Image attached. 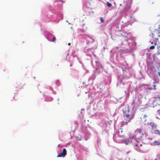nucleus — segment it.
<instances>
[{
	"label": "nucleus",
	"instance_id": "23",
	"mask_svg": "<svg viewBox=\"0 0 160 160\" xmlns=\"http://www.w3.org/2000/svg\"><path fill=\"white\" fill-rule=\"evenodd\" d=\"M85 134L87 137H88L90 135V133L88 132H86Z\"/></svg>",
	"mask_w": 160,
	"mask_h": 160
},
{
	"label": "nucleus",
	"instance_id": "22",
	"mask_svg": "<svg viewBox=\"0 0 160 160\" xmlns=\"http://www.w3.org/2000/svg\"><path fill=\"white\" fill-rule=\"evenodd\" d=\"M107 6L108 7H110L112 6V4L108 2H107Z\"/></svg>",
	"mask_w": 160,
	"mask_h": 160
},
{
	"label": "nucleus",
	"instance_id": "8",
	"mask_svg": "<svg viewBox=\"0 0 160 160\" xmlns=\"http://www.w3.org/2000/svg\"><path fill=\"white\" fill-rule=\"evenodd\" d=\"M90 48L88 47H85L84 49V52L87 56H89L92 58V56L95 57V55L94 54V50L96 48H94V46H91Z\"/></svg>",
	"mask_w": 160,
	"mask_h": 160
},
{
	"label": "nucleus",
	"instance_id": "19",
	"mask_svg": "<svg viewBox=\"0 0 160 160\" xmlns=\"http://www.w3.org/2000/svg\"><path fill=\"white\" fill-rule=\"evenodd\" d=\"M157 113L160 115L159 116H156V118L160 119V109H158L157 111Z\"/></svg>",
	"mask_w": 160,
	"mask_h": 160
},
{
	"label": "nucleus",
	"instance_id": "37",
	"mask_svg": "<svg viewBox=\"0 0 160 160\" xmlns=\"http://www.w3.org/2000/svg\"><path fill=\"white\" fill-rule=\"evenodd\" d=\"M122 50H123V51H125V49H122Z\"/></svg>",
	"mask_w": 160,
	"mask_h": 160
},
{
	"label": "nucleus",
	"instance_id": "9",
	"mask_svg": "<svg viewBox=\"0 0 160 160\" xmlns=\"http://www.w3.org/2000/svg\"><path fill=\"white\" fill-rule=\"evenodd\" d=\"M45 36L46 39L49 41L55 42L56 40V37L52 34L49 32H47L46 33Z\"/></svg>",
	"mask_w": 160,
	"mask_h": 160
},
{
	"label": "nucleus",
	"instance_id": "29",
	"mask_svg": "<svg viewBox=\"0 0 160 160\" xmlns=\"http://www.w3.org/2000/svg\"><path fill=\"white\" fill-rule=\"evenodd\" d=\"M77 139H78V140H79V141H81V138H79V137H77Z\"/></svg>",
	"mask_w": 160,
	"mask_h": 160
},
{
	"label": "nucleus",
	"instance_id": "43",
	"mask_svg": "<svg viewBox=\"0 0 160 160\" xmlns=\"http://www.w3.org/2000/svg\"><path fill=\"white\" fill-rule=\"evenodd\" d=\"M158 106H159V104H158Z\"/></svg>",
	"mask_w": 160,
	"mask_h": 160
},
{
	"label": "nucleus",
	"instance_id": "4",
	"mask_svg": "<svg viewBox=\"0 0 160 160\" xmlns=\"http://www.w3.org/2000/svg\"><path fill=\"white\" fill-rule=\"evenodd\" d=\"M122 35V34H121ZM122 38L121 39L122 40H125V41L124 42L125 43H124V42H122L121 44L120 45L119 44V47H121L124 44H127V45H128L130 47V49L131 51H133L135 49L136 46V43L134 42H132V43L130 42L129 43L128 41V40L129 39H131L132 38V37L131 35L130 34L128 33L127 34V35H125L124 36H123L122 35Z\"/></svg>",
	"mask_w": 160,
	"mask_h": 160
},
{
	"label": "nucleus",
	"instance_id": "40",
	"mask_svg": "<svg viewBox=\"0 0 160 160\" xmlns=\"http://www.w3.org/2000/svg\"><path fill=\"white\" fill-rule=\"evenodd\" d=\"M146 116L145 115H144V117H146Z\"/></svg>",
	"mask_w": 160,
	"mask_h": 160
},
{
	"label": "nucleus",
	"instance_id": "25",
	"mask_svg": "<svg viewBox=\"0 0 160 160\" xmlns=\"http://www.w3.org/2000/svg\"><path fill=\"white\" fill-rule=\"evenodd\" d=\"M130 18H132V19L131 20V21H132V22H133L134 21H135V19H134V18H132V16H130Z\"/></svg>",
	"mask_w": 160,
	"mask_h": 160
},
{
	"label": "nucleus",
	"instance_id": "39",
	"mask_svg": "<svg viewBox=\"0 0 160 160\" xmlns=\"http://www.w3.org/2000/svg\"><path fill=\"white\" fill-rule=\"evenodd\" d=\"M132 55L133 56V57L134 56V55L133 54H132Z\"/></svg>",
	"mask_w": 160,
	"mask_h": 160
},
{
	"label": "nucleus",
	"instance_id": "18",
	"mask_svg": "<svg viewBox=\"0 0 160 160\" xmlns=\"http://www.w3.org/2000/svg\"><path fill=\"white\" fill-rule=\"evenodd\" d=\"M53 100L52 98L50 97L46 98V101H51Z\"/></svg>",
	"mask_w": 160,
	"mask_h": 160
},
{
	"label": "nucleus",
	"instance_id": "26",
	"mask_svg": "<svg viewBox=\"0 0 160 160\" xmlns=\"http://www.w3.org/2000/svg\"><path fill=\"white\" fill-rule=\"evenodd\" d=\"M155 46L154 45H152V46H151L149 48L150 49H153L154 48Z\"/></svg>",
	"mask_w": 160,
	"mask_h": 160
},
{
	"label": "nucleus",
	"instance_id": "1",
	"mask_svg": "<svg viewBox=\"0 0 160 160\" xmlns=\"http://www.w3.org/2000/svg\"><path fill=\"white\" fill-rule=\"evenodd\" d=\"M117 135H118V137H116V140H121V141H118V142L125 143L126 145L131 144L134 146L135 145L134 148L138 151L142 153H147L148 149L147 148L144 149L140 148V146H141L142 144H139V141L145 142V143H149L151 145H153V144L157 145L160 144V142L156 140L153 142H152L151 141L152 140V138H149L146 133H141L139 129L136 130L135 131V134L131 135L129 138H128L127 139H124L123 135L120 134V131L118 133L114 134L113 139L116 137Z\"/></svg>",
	"mask_w": 160,
	"mask_h": 160
},
{
	"label": "nucleus",
	"instance_id": "49",
	"mask_svg": "<svg viewBox=\"0 0 160 160\" xmlns=\"http://www.w3.org/2000/svg\"><path fill=\"white\" fill-rule=\"evenodd\" d=\"M91 1H92V0H90Z\"/></svg>",
	"mask_w": 160,
	"mask_h": 160
},
{
	"label": "nucleus",
	"instance_id": "41",
	"mask_svg": "<svg viewBox=\"0 0 160 160\" xmlns=\"http://www.w3.org/2000/svg\"><path fill=\"white\" fill-rule=\"evenodd\" d=\"M146 116L145 115H144V117H146Z\"/></svg>",
	"mask_w": 160,
	"mask_h": 160
},
{
	"label": "nucleus",
	"instance_id": "20",
	"mask_svg": "<svg viewBox=\"0 0 160 160\" xmlns=\"http://www.w3.org/2000/svg\"><path fill=\"white\" fill-rule=\"evenodd\" d=\"M55 84L57 86H59L60 85V82L59 81V80H57L56 81Z\"/></svg>",
	"mask_w": 160,
	"mask_h": 160
},
{
	"label": "nucleus",
	"instance_id": "42",
	"mask_svg": "<svg viewBox=\"0 0 160 160\" xmlns=\"http://www.w3.org/2000/svg\"><path fill=\"white\" fill-rule=\"evenodd\" d=\"M59 146H60V145H59V144L58 145V147H59Z\"/></svg>",
	"mask_w": 160,
	"mask_h": 160
},
{
	"label": "nucleus",
	"instance_id": "12",
	"mask_svg": "<svg viewBox=\"0 0 160 160\" xmlns=\"http://www.w3.org/2000/svg\"><path fill=\"white\" fill-rule=\"evenodd\" d=\"M118 79L119 80L120 82L119 83H118L117 86H118L119 85L120 88H123L122 86L124 85V82L125 81V79H123L122 80H121L120 77H119Z\"/></svg>",
	"mask_w": 160,
	"mask_h": 160
},
{
	"label": "nucleus",
	"instance_id": "21",
	"mask_svg": "<svg viewBox=\"0 0 160 160\" xmlns=\"http://www.w3.org/2000/svg\"><path fill=\"white\" fill-rule=\"evenodd\" d=\"M49 89L50 90H52L53 91V94H56V92L55 91H53V89H52V88L51 87H49Z\"/></svg>",
	"mask_w": 160,
	"mask_h": 160
},
{
	"label": "nucleus",
	"instance_id": "44",
	"mask_svg": "<svg viewBox=\"0 0 160 160\" xmlns=\"http://www.w3.org/2000/svg\"><path fill=\"white\" fill-rule=\"evenodd\" d=\"M128 153H129V152H127V153L128 154Z\"/></svg>",
	"mask_w": 160,
	"mask_h": 160
},
{
	"label": "nucleus",
	"instance_id": "35",
	"mask_svg": "<svg viewBox=\"0 0 160 160\" xmlns=\"http://www.w3.org/2000/svg\"><path fill=\"white\" fill-rule=\"evenodd\" d=\"M158 73L159 75H160V72H158Z\"/></svg>",
	"mask_w": 160,
	"mask_h": 160
},
{
	"label": "nucleus",
	"instance_id": "14",
	"mask_svg": "<svg viewBox=\"0 0 160 160\" xmlns=\"http://www.w3.org/2000/svg\"><path fill=\"white\" fill-rule=\"evenodd\" d=\"M148 124L149 125H151L152 128L153 130L154 129V128H156L157 126V124H155L153 122H148Z\"/></svg>",
	"mask_w": 160,
	"mask_h": 160
},
{
	"label": "nucleus",
	"instance_id": "10",
	"mask_svg": "<svg viewBox=\"0 0 160 160\" xmlns=\"http://www.w3.org/2000/svg\"><path fill=\"white\" fill-rule=\"evenodd\" d=\"M124 2L125 6L124 7V10L126 11H128L130 9V4L132 3L131 0H124Z\"/></svg>",
	"mask_w": 160,
	"mask_h": 160
},
{
	"label": "nucleus",
	"instance_id": "48",
	"mask_svg": "<svg viewBox=\"0 0 160 160\" xmlns=\"http://www.w3.org/2000/svg\"><path fill=\"white\" fill-rule=\"evenodd\" d=\"M122 160V159H120V160Z\"/></svg>",
	"mask_w": 160,
	"mask_h": 160
},
{
	"label": "nucleus",
	"instance_id": "3",
	"mask_svg": "<svg viewBox=\"0 0 160 160\" xmlns=\"http://www.w3.org/2000/svg\"><path fill=\"white\" fill-rule=\"evenodd\" d=\"M91 64L93 68L95 69L94 74H92L88 79V80H93L96 78V75L99 74L103 70V67L101 64L98 61L95 60H91Z\"/></svg>",
	"mask_w": 160,
	"mask_h": 160
},
{
	"label": "nucleus",
	"instance_id": "33",
	"mask_svg": "<svg viewBox=\"0 0 160 160\" xmlns=\"http://www.w3.org/2000/svg\"><path fill=\"white\" fill-rule=\"evenodd\" d=\"M150 42H151V43H152V42L151 39H150Z\"/></svg>",
	"mask_w": 160,
	"mask_h": 160
},
{
	"label": "nucleus",
	"instance_id": "2",
	"mask_svg": "<svg viewBox=\"0 0 160 160\" xmlns=\"http://www.w3.org/2000/svg\"><path fill=\"white\" fill-rule=\"evenodd\" d=\"M135 110L129 109L128 106H125L123 108V116L124 119L126 120V122H122V125H126L128 122H130L131 120L134 117Z\"/></svg>",
	"mask_w": 160,
	"mask_h": 160
},
{
	"label": "nucleus",
	"instance_id": "16",
	"mask_svg": "<svg viewBox=\"0 0 160 160\" xmlns=\"http://www.w3.org/2000/svg\"><path fill=\"white\" fill-rule=\"evenodd\" d=\"M152 132L154 133L159 134L160 135V132L158 130H155V129H154L153 130V131H152Z\"/></svg>",
	"mask_w": 160,
	"mask_h": 160
},
{
	"label": "nucleus",
	"instance_id": "11",
	"mask_svg": "<svg viewBox=\"0 0 160 160\" xmlns=\"http://www.w3.org/2000/svg\"><path fill=\"white\" fill-rule=\"evenodd\" d=\"M67 152L65 148H63L62 151L60 153H58L57 155L58 157H65L66 155H67Z\"/></svg>",
	"mask_w": 160,
	"mask_h": 160
},
{
	"label": "nucleus",
	"instance_id": "5",
	"mask_svg": "<svg viewBox=\"0 0 160 160\" xmlns=\"http://www.w3.org/2000/svg\"><path fill=\"white\" fill-rule=\"evenodd\" d=\"M83 38L86 39L87 44H90L91 46H94V48H97V42L92 36L85 34L83 36Z\"/></svg>",
	"mask_w": 160,
	"mask_h": 160
},
{
	"label": "nucleus",
	"instance_id": "36",
	"mask_svg": "<svg viewBox=\"0 0 160 160\" xmlns=\"http://www.w3.org/2000/svg\"><path fill=\"white\" fill-rule=\"evenodd\" d=\"M154 44L155 45H156V42H154Z\"/></svg>",
	"mask_w": 160,
	"mask_h": 160
},
{
	"label": "nucleus",
	"instance_id": "6",
	"mask_svg": "<svg viewBox=\"0 0 160 160\" xmlns=\"http://www.w3.org/2000/svg\"><path fill=\"white\" fill-rule=\"evenodd\" d=\"M133 98L132 102V106L133 109L136 111L137 108L139 107L142 103V97L141 95H139L135 98L133 97Z\"/></svg>",
	"mask_w": 160,
	"mask_h": 160
},
{
	"label": "nucleus",
	"instance_id": "34",
	"mask_svg": "<svg viewBox=\"0 0 160 160\" xmlns=\"http://www.w3.org/2000/svg\"><path fill=\"white\" fill-rule=\"evenodd\" d=\"M120 132H121V133H122V131L121 130L120 131Z\"/></svg>",
	"mask_w": 160,
	"mask_h": 160
},
{
	"label": "nucleus",
	"instance_id": "31",
	"mask_svg": "<svg viewBox=\"0 0 160 160\" xmlns=\"http://www.w3.org/2000/svg\"><path fill=\"white\" fill-rule=\"evenodd\" d=\"M158 37H160V32H158Z\"/></svg>",
	"mask_w": 160,
	"mask_h": 160
},
{
	"label": "nucleus",
	"instance_id": "46",
	"mask_svg": "<svg viewBox=\"0 0 160 160\" xmlns=\"http://www.w3.org/2000/svg\"><path fill=\"white\" fill-rule=\"evenodd\" d=\"M155 40H156V38H155Z\"/></svg>",
	"mask_w": 160,
	"mask_h": 160
},
{
	"label": "nucleus",
	"instance_id": "13",
	"mask_svg": "<svg viewBox=\"0 0 160 160\" xmlns=\"http://www.w3.org/2000/svg\"><path fill=\"white\" fill-rule=\"evenodd\" d=\"M158 100L159 101H160V97L158 98V97H157L155 98V100L153 101V105H155L154 106H153V108H154L156 106H157V105H156L155 104L156 102H157Z\"/></svg>",
	"mask_w": 160,
	"mask_h": 160
},
{
	"label": "nucleus",
	"instance_id": "45",
	"mask_svg": "<svg viewBox=\"0 0 160 160\" xmlns=\"http://www.w3.org/2000/svg\"><path fill=\"white\" fill-rule=\"evenodd\" d=\"M66 22H68V21L67 20V21H66Z\"/></svg>",
	"mask_w": 160,
	"mask_h": 160
},
{
	"label": "nucleus",
	"instance_id": "24",
	"mask_svg": "<svg viewBox=\"0 0 160 160\" xmlns=\"http://www.w3.org/2000/svg\"><path fill=\"white\" fill-rule=\"evenodd\" d=\"M118 49V47H116L114 48L113 50H112L111 51L112 52H115V50L116 49Z\"/></svg>",
	"mask_w": 160,
	"mask_h": 160
},
{
	"label": "nucleus",
	"instance_id": "7",
	"mask_svg": "<svg viewBox=\"0 0 160 160\" xmlns=\"http://www.w3.org/2000/svg\"><path fill=\"white\" fill-rule=\"evenodd\" d=\"M153 88H151L149 85L143 84L141 86V89H142L144 92L145 94H148L150 93V91L152 89L156 90L155 88L156 86L153 85Z\"/></svg>",
	"mask_w": 160,
	"mask_h": 160
},
{
	"label": "nucleus",
	"instance_id": "15",
	"mask_svg": "<svg viewBox=\"0 0 160 160\" xmlns=\"http://www.w3.org/2000/svg\"><path fill=\"white\" fill-rule=\"evenodd\" d=\"M157 49H158V52L155 54V57L158 56L160 54V45H158L157 46Z\"/></svg>",
	"mask_w": 160,
	"mask_h": 160
},
{
	"label": "nucleus",
	"instance_id": "32",
	"mask_svg": "<svg viewBox=\"0 0 160 160\" xmlns=\"http://www.w3.org/2000/svg\"><path fill=\"white\" fill-rule=\"evenodd\" d=\"M70 44H71V43H68V45H70Z\"/></svg>",
	"mask_w": 160,
	"mask_h": 160
},
{
	"label": "nucleus",
	"instance_id": "38",
	"mask_svg": "<svg viewBox=\"0 0 160 160\" xmlns=\"http://www.w3.org/2000/svg\"><path fill=\"white\" fill-rule=\"evenodd\" d=\"M129 160H131V159L130 158H129ZM133 160H134V159Z\"/></svg>",
	"mask_w": 160,
	"mask_h": 160
},
{
	"label": "nucleus",
	"instance_id": "30",
	"mask_svg": "<svg viewBox=\"0 0 160 160\" xmlns=\"http://www.w3.org/2000/svg\"><path fill=\"white\" fill-rule=\"evenodd\" d=\"M128 85H129V86H128V88H129V87L130 86V84H131V82H128Z\"/></svg>",
	"mask_w": 160,
	"mask_h": 160
},
{
	"label": "nucleus",
	"instance_id": "28",
	"mask_svg": "<svg viewBox=\"0 0 160 160\" xmlns=\"http://www.w3.org/2000/svg\"><path fill=\"white\" fill-rule=\"evenodd\" d=\"M150 35L151 36L152 38L154 37V34L152 33L151 35Z\"/></svg>",
	"mask_w": 160,
	"mask_h": 160
},
{
	"label": "nucleus",
	"instance_id": "27",
	"mask_svg": "<svg viewBox=\"0 0 160 160\" xmlns=\"http://www.w3.org/2000/svg\"><path fill=\"white\" fill-rule=\"evenodd\" d=\"M100 20H101V22H103L104 21V19H103L102 18V17L100 18Z\"/></svg>",
	"mask_w": 160,
	"mask_h": 160
},
{
	"label": "nucleus",
	"instance_id": "47",
	"mask_svg": "<svg viewBox=\"0 0 160 160\" xmlns=\"http://www.w3.org/2000/svg\"><path fill=\"white\" fill-rule=\"evenodd\" d=\"M153 3H153V2H152V4H153Z\"/></svg>",
	"mask_w": 160,
	"mask_h": 160
},
{
	"label": "nucleus",
	"instance_id": "17",
	"mask_svg": "<svg viewBox=\"0 0 160 160\" xmlns=\"http://www.w3.org/2000/svg\"><path fill=\"white\" fill-rule=\"evenodd\" d=\"M58 16L59 18V19H62L63 18L62 14L61 12L58 13Z\"/></svg>",
	"mask_w": 160,
	"mask_h": 160
}]
</instances>
